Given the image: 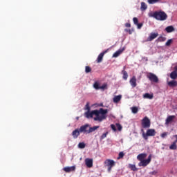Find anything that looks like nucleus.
<instances>
[{
    "mask_svg": "<svg viewBox=\"0 0 177 177\" xmlns=\"http://www.w3.org/2000/svg\"><path fill=\"white\" fill-rule=\"evenodd\" d=\"M109 113V110L104 109L103 108L100 109L99 110H93V111H87L84 113V117L86 118H93V115H95L94 118V121H98L99 122H102L104 120L107 118V113Z\"/></svg>",
    "mask_w": 177,
    "mask_h": 177,
    "instance_id": "f257e3e1",
    "label": "nucleus"
},
{
    "mask_svg": "<svg viewBox=\"0 0 177 177\" xmlns=\"http://www.w3.org/2000/svg\"><path fill=\"white\" fill-rule=\"evenodd\" d=\"M152 16L156 20H160V21H164V20H167V19H168V15L164 11H156L153 12Z\"/></svg>",
    "mask_w": 177,
    "mask_h": 177,
    "instance_id": "f03ea898",
    "label": "nucleus"
},
{
    "mask_svg": "<svg viewBox=\"0 0 177 177\" xmlns=\"http://www.w3.org/2000/svg\"><path fill=\"white\" fill-rule=\"evenodd\" d=\"M142 136L145 140H148L149 137L156 136V134L157 133V131H156V129H147L146 133L142 129Z\"/></svg>",
    "mask_w": 177,
    "mask_h": 177,
    "instance_id": "7ed1b4c3",
    "label": "nucleus"
},
{
    "mask_svg": "<svg viewBox=\"0 0 177 177\" xmlns=\"http://www.w3.org/2000/svg\"><path fill=\"white\" fill-rule=\"evenodd\" d=\"M147 77L151 82H153V84H158L159 82V79L157 75L153 73H148L147 75Z\"/></svg>",
    "mask_w": 177,
    "mask_h": 177,
    "instance_id": "20e7f679",
    "label": "nucleus"
},
{
    "mask_svg": "<svg viewBox=\"0 0 177 177\" xmlns=\"http://www.w3.org/2000/svg\"><path fill=\"white\" fill-rule=\"evenodd\" d=\"M141 124L142 128H149L150 126L151 125V122H150V119L145 116L141 122Z\"/></svg>",
    "mask_w": 177,
    "mask_h": 177,
    "instance_id": "39448f33",
    "label": "nucleus"
},
{
    "mask_svg": "<svg viewBox=\"0 0 177 177\" xmlns=\"http://www.w3.org/2000/svg\"><path fill=\"white\" fill-rule=\"evenodd\" d=\"M149 162H151V155H149L147 159L141 160L138 163V167H147Z\"/></svg>",
    "mask_w": 177,
    "mask_h": 177,
    "instance_id": "423d86ee",
    "label": "nucleus"
},
{
    "mask_svg": "<svg viewBox=\"0 0 177 177\" xmlns=\"http://www.w3.org/2000/svg\"><path fill=\"white\" fill-rule=\"evenodd\" d=\"M88 128H89V124H86L84 125H82L80 127V131L81 133H89V130H88Z\"/></svg>",
    "mask_w": 177,
    "mask_h": 177,
    "instance_id": "0eeeda50",
    "label": "nucleus"
},
{
    "mask_svg": "<svg viewBox=\"0 0 177 177\" xmlns=\"http://www.w3.org/2000/svg\"><path fill=\"white\" fill-rule=\"evenodd\" d=\"M107 52H109V49H106L98 55L97 58V63H102V62L103 61V57L104 56V55H106V53H107Z\"/></svg>",
    "mask_w": 177,
    "mask_h": 177,
    "instance_id": "6e6552de",
    "label": "nucleus"
},
{
    "mask_svg": "<svg viewBox=\"0 0 177 177\" xmlns=\"http://www.w3.org/2000/svg\"><path fill=\"white\" fill-rule=\"evenodd\" d=\"M104 164L106 167H114V165H115V162H114V160H113L111 159H106L104 161Z\"/></svg>",
    "mask_w": 177,
    "mask_h": 177,
    "instance_id": "1a4fd4ad",
    "label": "nucleus"
},
{
    "mask_svg": "<svg viewBox=\"0 0 177 177\" xmlns=\"http://www.w3.org/2000/svg\"><path fill=\"white\" fill-rule=\"evenodd\" d=\"M85 164L88 168H92L93 167V160L91 158H86Z\"/></svg>",
    "mask_w": 177,
    "mask_h": 177,
    "instance_id": "9d476101",
    "label": "nucleus"
},
{
    "mask_svg": "<svg viewBox=\"0 0 177 177\" xmlns=\"http://www.w3.org/2000/svg\"><path fill=\"white\" fill-rule=\"evenodd\" d=\"M174 120H175V115H169L167 118L165 120V125H169L171 122H174Z\"/></svg>",
    "mask_w": 177,
    "mask_h": 177,
    "instance_id": "9b49d317",
    "label": "nucleus"
},
{
    "mask_svg": "<svg viewBox=\"0 0 177 177\" xmlns=\"http://www.w3.org/2000/svg\"><path fill=\"white\" fill-rule=\"evenodd\" d=\"M129 82L132 88H136V86L138 85L136 83V77L133 76L132 78L130 79Z\"/></svg>",
    "mask_w": 177,
    "mask_h": 177,
    "instance_id": "f8f14e48",
    "label": "nucleus"
},
{
    "mask_svg": "<svg viewBox=\"0 0 177 177\" xmlns=\"http://www.w3.org/2000/svg\"><path fill=\"white\" fill-rule=\"evenodd\" d=\"M81 131H80V129H76L72 132V136L74 139H77L78 136H80Z\"/></svg>",
    "mask_w": 177,
    "mask_h": 177,
    "instance_id": "ddd939ff",
    "label": "nucleus"
},
{
    "mask_svg": "<svg viewBox=\"0 0 177 177\" xmlns=\"http://www.w3.org/2000/svg\"><path fill=\"white\" fill-rule=\"evenodd\" d=\"M124 50H125V47H123L122 48L118 50L116 52L113 53V57H118V56H120V55H121V53H122Z\"/></svg>",
    "mask_w": 177,
    "mask_h": 177,
    "instance_id": "4468645a",
    "label": "nucleus"
},
{
    "mask_svg": "<svg viewBox=\"0 0 177 177\" xmlns=\"http://www.w3.org/2000/svg\"><path fill=\"white\" fill-rule=\"evenodd\" d=\"M167 85L170 88H176V86H177V81L176 80H171V81L167 82Z\"/></svg>",
    "mask_w": 177,
    "mask_h": 177,
    "instance_id": "2eb2a0df",
    "label": "nucleus"
},
{
    "mask_svg": "<svg viewBox=\"0 0 177 177\" xmlns=\"http://www.w3.org/2000/svg\"><path fill=\"white\" fill-rule=\"evenodd\" d=\"M64 171L67 173L73 172V171H75V166L64 167Z\"/></svg>",
    "mask_w": 177,
    "mask_h": 177,
    "instance_id": "dca6fc26",
    "label": "nucleus"
},
{
    "mask_svg": "<svg viewBox=\"0 0 177 177\" xmlns=\"http://www.w3.org/2000/svg\"><path fill=\"white\" fill-rule=\"evenodd\" d=\"M146 157H147V153H140L137 156V160H138V161H142Z\"/></svg>",
    "mask_w": 177,
    "mask_h": 177,
    "instance_id": "f3484780",
    "label": "nucleus"
},
{
    "mask_svg": "<svg viewBox=\"0 0 177 177\" xmlns=\"http://www.w3.org/2000/svg\"><path fill=\"white\" fill-rule=\"evenodd\" d=\"M158 37V33H151L149 37L147 38V41H153V39H156V37Z\"/></svg>",
    "mask_w": 177,
    "mask_h": 177,
    "instance_id": "a211bd4d",
    "label": "nucleus"
},
{
    "mask_svg": "<svg viewBox=\"0 0 177 177\" xmlns=\"http://www.w3.org/2000/svg\"><path fill=\"white\" fill-rule=\"evenodd\" d=\"M126 67L124 66L123 70L122 71V74L123 75V80L127 81L128 80V72L125 71Z\"/></svg>",
    "mask_w": 177,
    "mask_h": 177,
    "instance_id": "6ab92c4d",
    "label": "nucleus"
},
{
    "mask_svg": "<svg viewBox=\"0 0 177 177\" xmlns=\"http://www.w3.org/2000/svg\"><path fill=\"white\" fill-rule=\"evenodd\" d=\"M170 78L174 80H176V78H177V71L176 70H175L174 71H172L170 73Z\"/></svg>",
    "mask_w": 177,
    "mask_h": 177,
    "instance_id": "aec40b11",
    "label": "nucleus"
},
{
    "mask_svg": "<svg viewBox=\"0 0 177 177\" xmlns=\"http://www.w3.org/2000/svg\"><path fill=\"white\" fill-rule=\"evenodd\" d=\"M165 31L169 33L174 32V31H175V28L172 26H167L165 28Z\"/></svg>",
    "mask_w": 177,
    "mask_h": 177,
    "instance_id": "412c9836",
    "label": "nucleus"
},
{
    "mask_svg": "<svg viewBox=\"0 0 177 177\" xmlns=\"http://www.w3.org/2000/svg\"><path fill=\"white\" fill-rule=\"evenodd\" d=\"M100 127L99 126H94L93 127H89L88 133H92V132H95L96 129H99Z\"/></svg>",
    "mask_w": 177,
    "mask_h": 177,
    "instance_id": "4be33fe9",
    "label": "nucleus"
},
{
    "mask_svg": "<svg viewBox=\"0 0 177 177\" xmlns=\"http://www.w3.org/2000/svg\"><path fill=\"white\" fill-rule=\"evenodd\" d=\"M143 97L145 99H153V94L151 95L149 93H147L143 95Z\"/></svg>",
    "mask_w": 177,
    "mask_h": 177,
    "instance_id": "5701e85b",
    "label": "nucleus"
},
{
    "mask_svg": "<svg viewBox=\"0 0 177 177\" xmlns=\"http://www.w3.org/2000/svg\"><path fill=\"white\" fill-rule=\"evenodd\" d=\"M121 95H118V96H115L113 97V102L114 103H118V102H120V100H121Z\"/></svg>",
    "mask_w": 177,
    "mask_h": 177,
    "instance_id": "b1692460",
    "label": "nucleus"
},
{
    "mask_svg": "<svg viewBox=\"0 0 177 177\" xmlns=\"http://www.w3.org/2000/svg\"><path fill=\"white\" fill-rule=\"evenodd\" d=\"M170 150H176L177 146H176V142H174L170 146H169Z\"/></svg>",
    "mask_w": 177,
    "mask_h": 177,
    "instance_id": "393cba45",
    "label": "nucleus"
},
{
    "mask_svg": "<svg viewBox=\"0 0 177 177\" xmlns=\"http://www.w3.org/2000/svg\"><path fill=\"white\" fill-rule=\"evenodd\" d=\"M165 41H167V37L162 36H160L157 39L158 42H165Z\"/></svg>",
    "mask_w": 177,
    "mask_h": 177,
    "instance_id": "a878e982",
    "label": "nucleus"
},
{
    "mask_svg": "<svg viewBox=\"0 0 177 177\" xmlns=\"http://www.w3.org/2000/svg\"><path fill=\"white\" fill-rule=\"evenodd\" d=\"M141 10H146L147 9V5L145 2L141 3V7H140Z\"/></svg>",
    "mask_w": 177,
    "mask_h": 177,
    "instance_id": "bb28decb",
    "label": "nucleus"
},
{
    "mask_svg": "<svg viewBox=\"0 0 177 177\" xmlns=\"http://www.w3.org/2000/svg\"><path fill=\"white\" fill-rule=\"evenodd\" d=\"M129 168L131 169V171H138V169H136V166L135 165L129 164Z\"/></svg>",
    "mask_w": 177,
    "mask_h": 177,
    "instance_id": "cd10ccee",
    "label": "nucleus"
},
{
    "mask_svg": "<svg viewBox=\"0 0 177 177\" xmlns=\"http://www.w3.org/2000/svg\"><path fill=\"white\" fill-rule=\"evenodd\" d=\"M147 2L148 3H149V5H154V3H157V2H160V0H148Z\"/></svg>",
    "mask_w": 177,
    "mask_h": 177,
    "instance_id": "c85d7f7f",
    "label": "nucleus"
},
{
    "mask_svg": "<svg viewBox=\"0 0 177 177\" xmlns=\"http://www.w3.org/2000/svg\"><path fill=\"white\" fill-rule=\"evenodd\" d=\"M93 88H95V89H96L97 91L100 89V86L99 84V82H95L93 84Z\"/></svg>",
    "mask_w": 177,
    "mask_h": 177,
    "instance_id": "c756f323",
    "label": "nucleus"
},
{
    "mask_svg": "<svg viewBox=\"0 0 177 177\" xmlns=\"http://www.w3.org/2000/svg\"><path fill=\"white\" fill-rule=\"evenodd\" d=\"M107 135H109V131H106L101 136H100V140H103V139H106L107 138Z\"/></svg>",
    "mask_w": 177,
    "mask_h": 177,
    "instance_id": "7c9ffc66",
    "label": "nucleus"
},
{
    "mask_svg": "<svg viewBox=\"0 0 177 177\" xmlns=\"http://www.w3.org/2000/svg\"><path fill=\"white\" fill-rule=\"evenodd\" d=\"M92 71V68L89 66H85V73L88 74V73H91Z\"/></svg>",
    "mask_w": 177,
    "mask_h": 177,
    "instance_id": "2f4dec72",
    "label": "nucleus"
},
{
    "mask_svg": "<svg viewBox=\"0 0 177 177\" xmlns=\"http://www.w3.org/2000/svg\"><path fill=\"white\" fill-rule=\"evenodd\" d=\"M131 111L133 114H136L138 113V111H139V110L138 109V107H136V106H133L131 108Z\"/></svg>",
    "mask_w": 177,
    "mask_h": 177,
    "instance_id": "473e14b6",
    "label": "nucleus"
},
{
    "mask_svg": "<svg viewBox=\"0 0 177 177\" xmlns=\"http://www.w3.org/2000/svg\"><path fill=\"white\" fill-rule=\"evenodd\" d=\"M78 148L79 149H85V143L84 142H80L78 144Z\"/></svg>",
    "mask_w": 177,
    "mask_h": 177,
    "instance_id": "72a5a7b5",
    "label": "nucleus"
},
{
    "mask_svg": "<svg viewBox=\"0 0 177 177\" xmlns=\"http://www.w3.org/2000/svg\"><path fill=\"white\" fill-rule=\"evenodd\" d=\"M166 136H168V132H164L160 134V138H162V139H165Z\"/></svg>",
    "mask_w": 177,
    "mask_h": 177,
    "instance_id": "f704fd0d",
    "label": "nucleus"
},
{
    "mask_svg": "<svg viewBox=\"0 0 177 177\" xmlns=\"http://www.w3.org/2000/svg\"><path fill=\"white\" fill-rule=\"evenodd\" d=\"M100 89L104 91V89H107V84H104L102 86H100Z\"/></svg>",
    "mask_w": 177,
    "mask_h": 177,
    "instance_id": "c9c22d12",
    "label": "nucleus"
},
{
    "mask_svg": "<svg viewBox=\"0 0 177 177\" xmlns=\"http://www.w3.org/2000/svg\"><path fill=\"white\" fill-rule=\"evenodd\" d=\"M84 109L87 110V111H91V106H89V102L86 103Z\"/></svg>",
    "mask_w": 177,
    "mask_h": 177,
    "instance_id": "e433bc0d",
    "label": "nucleus"
},
{
    "mask_svg": "<svg viewBox=\"0 0 177 177\" xmlns=\"http://www.w3.org/2000/svg\"><path fill=\"white\" fill-rule=\"evenodd\" d=\"M133 21L136 26L139 24V20L136 17L133 18Z\"/></svg>",
    "mask_w": 177,
    "mask_h": 177,
    "instance_id": "4c0bfd02",
    "label": "nucleus"
},
{
    "mask_svg": "<svg viewBox=\"0 0 177 177\" xmlns=\"http://www.w3.org/2000/svg\"><path fill=\"white\" fill-rule=\"evenodd\" d=\"M171 44H172V39H169L166 42L165 45H166V46H171Z\"/></svg>",
    "mask_w": 177,
    "mask_h": 177,
    "instance_id": "58836bf2",
    "label": "nucleus"
},
{
    "mask_svg": "<svg viewBox=\"0 0 177 177\" xmlns=\"http://www.w3.org/2000/svg\"><path fill=\"white\" fill-rule=\"evenodd\" d=\"M120 158H124V152H120L119 153L118 160H120Z\"/></svg>",
    "mask_w": 177,
    "mask_h": 177,
    "instance_id": "ea45409f",
    "label": "nucleus"
},
{
    "mask_svg": "<svg viewBox=\"0 0 177 177\" xmlns=\"http://www.w3.org/2000/svg\"><path fill=\"white\" fill-rule=\"evenodd\" d=\"M111 128L113 131H114V132H115V131H117V128L115 127V125H114V124H111Z\"/></svg>",
    "mask_w": 177,
    "mask_h": 177,
    "instance_id": "a19ab883",
    "label": "nucleus"
},
{
    "mask_svg": "<svg viewBox=\"0 0 177 177\" xmlns=\"http://www.w3.org/2000/svg\"><path fill=\"white\" fill-rule=\"evenodd\" d=\"M137 27L138 28V30H140V28H142V27H143V24H137Z\"/></svg>",
    "mask_w": 177,
    "mask_h": 177,
    "instance_id": "79ce46f5",
    "label": "nucleus"
},
{
    "mask_svg": "<svg viewBox=\"0 0 177 177\" xmlns=\"http://www.w3.org/2000/svg\"><path fill=\"white\" fill-rule=\"evenodd\" d=\"M117 127H118V131H121V129H122V127L121 126V124H116Z\"/></svg>",
    "mask_w": 177,
    "mask_h": 177,
    "instance_id": "37998d69",
    "label": "nucleus"
},
{
    "mask_svg": "<svg viewBox=\"0 0 177 177\" xmlns=\"http://www.w3.org/2000/svg\"><path fill=\"white\" fill-rule=\"evenodd\" d=\"M124 31L126 32H129V34H132V30H131V29H125Z\"/></svg>",
    "mask_w": 177,
    "mask_h": 177,
    "instance_id": "c03bdc74",
    "label": "nucleus"
},
{
    "mask_svg": "<svg viewBox=\"0 0 177 177\" xmlns=\"http://www.w3.org/2000/svg\"><path fill=\"white\" fill-rule=\"evenodd\" d=\"M125 27L131 28V24H129V23H126V24H125Z\"/></svg>",
    "mask_w": 177,
    "mask_h": 177,
    "instance_id": "a18cd8bd",
    "label": "nucleus"
},
{
    "mask_svg": "<svg viewBox=\"0 0 177 177\" xmlns=\"http://www.w3.org/2000/svg\"><path fill=\"white\" fill-rule=\"evenodd\" d=\"M111 168H113V167L108 166V171L109 172H110L111 171Z\"/></svg>",
    "mask_w": 177,
    "mask_h": 177,
    "instance_id": "49530a36",
    "label": "nucleus"
},
{
    "mask_svg": "<svg viewBox=\"0 0 177 177\" xmlns=\"http://www.w3.org/2000/svg\"><path fill=\"white\" fill-rule=\"evenodd\" d=\"M175 138H176V140L174 141L176 143L177 142V135L175 136Z\"/></svg>",
    "mask_w": 177,
    "mask_h": 177,
    "instance_id": "de8ad7c7",
    "label": "nucleus"
},
{
    "mask_svg": "<svg viewBox=\"0 0 177 177\" xmlns=\"http://www.w3.org/2000/svg\"><path fill=\"white\" fill-rule=\"evenodd\" d=\"M174 69L177 71V66L174 67Z\"/></svg>",
    "mask_w": 177,
    "mask_h": 177,
    "instance_id": "09e8293b",
    "label": "nucleus"
}]
</instances>
